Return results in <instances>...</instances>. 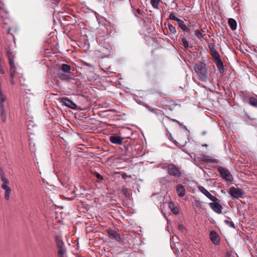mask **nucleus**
I'll use <instances>...</instances> for the list:
<instances>
[{"mask_svg":"<svg viewBox=\"0 0 257 257\" xmlns=\"http://www.w3.org/2000/svg\"><path fill=\"white\" fill-rule=\"evenodd\" d=\"M122 178H124V179H125V178L124 177L123 175L122 176Z\"/></svg>","mask_w":257,"mask_h":257,"instance_id":"obj_51","label":"nucleus"},{"mask_svg":"<svg viewBox=\"0 0 257 257\" xmlns=\"http://www.w3.org/2000/svg\"><path fill=\"white\" fill-rule=\"evenodd\" d=\"M1 179L2 182V186H5L7 185H10V181L9 179L6 177V175L5 173L1 172Z\"/></svg>","mask_w":257,"mask_h":257,"instance_id":"obj_20","label":"nucleus"},{"mask_svg":"<svg viewBox=\"0 0 257 257\" xmlns=\"http://www.w3.org/2000/svg\"><path fill=\"white\" fill-rule=\"evenodd\" d=\"M232 255L231 251H227L226 253V257H231Z\"/></svg>","mask_w":257,"mask_h":257,"instance_id":"obj_42","label":"nucleus"},{"mask_svg":"<svg viewBox=\"0 0 257 257\" xmlns=\"http://www.w3.org/2000/svg\"><path fill=\"white\" fill-rule=\"evenodd\" d=\"M217 170L219 172L220 176L224 180L229 182L233 181V177L227 169L219 166L218 167Z\"/></svg>","mask_w":257,"mask_h":257,"instance_id":"obj_2","label":"nucleus"},{"mask_svg":"<svg viewBox=\"0 0 257 257\" xmlns=\"http://www.w3.org/2000/svg\"><path fill=\"white\" fill-rule=\"evenodd\" d=\"M178 227L180 230H183L184 229V226L180 224L179 225Z\"/></svg>","mask_w":257,"mask_h":257,"instance_id":"obj_45","label":"nucleus"},{"mask_svg":"<svg viewBox=\"0 0 257 257\" xmlns=\"http://www.w3.org/2000/svg\"><path fill=\"white\" fill-rule=\"evenodd\" d=\"M0 109H1V110H6L4 103L0 102Z\"/></svg>","mask_w":257,"mask_h":257,"instance_id":"obj_36","label":"nucleus"},{"mask_svg":"<svg viewBox=\"0 0 257 257\" xmlns=\"http://www.w3.org/2000/svg\"><path fill=\"white\" fill-rule=\"evenodd\" d=\"M168 28L169 30V31L170 32V34L171 35H175L176 34L177 31L175 27L173 26L171 24H168Z\"/></svg>","mask_w":257,"mask_h":257,"instance_id":"obj_23","label":"nucleus"},{"mask_svg":"<svg viewBox=\"0 0 257 257\" xmlns=\"http://www.w3.org/2000/svg\"><path fill=\"white\" fill-rule=\"evenodd\" d=\"M169 19L172 20H174L178 22V21H179L180 19L177 18L175 16V14L174 12L171 13L169 16Z\"/></svg>","mask_w":257,"mask_h":257,"instance_id":"obj_31","label":"nucleus"},{"mask_svg":"<svg viewBox=\"0 0 257 257\" xmlns=\"http://www.w3.org/2000/svg\"><path fill=\"white\" fill-rule=\"evenodd\" d=\"M15 70L16 69H13L12 70H11V76L12 78H14L15 75Z\"/></svg>","mask_w":257,"mask_h":257,"instance_id":"obj_39","label":"nucleus"},{"mask_svg":"<svg viewBox=\"0 0 257 257\" xmlns=\"http://www.w3.org/2000/svg\"><path fill=\"white\" fill-rule=\"evenodd\" d=\"M209 204L210 207L216 213L221 214L222 213V207L216 201H213Z\"/></svg>","mask_w":257,"mask_h":257,"instance_id":"obj_6","label":"nucleus"},{"mask_svg":"<svg viewBox=\"0 0 257 257\" xmlns=\"http://www.w3.org/2000/svg\"><path fill=\"white\" fill-rule=\"evenodd\" d=\"M10 31H11V28H9L8 29V33H10Z\"/></svg>","mask_w":257,"mask_h":257,"instance_id":"obj_46","label":"nucleus"},{"mask_svg":"<svg viewBox=\"0 0 257 257\" xmlns=\"http://www.w3.org/2000/svg\"><path fill=\"white\" fill-rule=\"evenodd\" d=\"M61 70L64 72V74L68 75L71 73V66L66 64H63L61 66Z\"/></svg>","mask_w":257,"mask_h":257,"instance_id":"obj_16","label":"nucleus"},{"mask_svg":"<svg viewBox=\"0 0 257 257\" xmlns=\"http://www.w3.org/2000/svg\"><path fill=\"white\" fill-rule=\"evenodd\" d=\"M61 102L64 103L66 106L72 108L76 109L77 105L71 100L68 97H63L61 99Z\"/></svg>","mask_w":257,"mask_h":257,"instance_id":"obj_7","label":"nucleus"},{"mask_svg":"<svg viewBox=\"0 0 257 257\" xmlns=\"http://www.w3.org/2000/svg\"><path fill=\"white\" fill-rule=\"evenodd\" d=\"M214 62L216 65L218 71L220 73H223L224 72V68L223 62L221 61V59L219 58L217 60H214Z\"/></svg>","mask_w":257,"mask_h":257,"instance_id":"obj_10","label":"nucleus"},{"mask_svg":"<svg viewBox=\"0 0 257 257\" xmlns=\"http://www.w3.org/2000/svg\"><path fill=\"white\" fill-rule=\"evenodd\" d=\"M174 121L178 122V121L177 120H174Z\"/></svg>","mask_w":257,"mask_h":257,"instance_id":"obj_50","label":"nucleus"},{"mask_svg":"<svg viewBox=\"0 0 257 257\" xmlns=\"http://www.w3.org/2000/svg\"><path fill=\"white\" fill-rule=\"evenodd\" d=\"M122 192L125 196L127 197L128 196V191L127 188H123L122 189Z\"/></svg>","mask_w":257,"mask_h":257,"instance_id":"obj_38","label":"nucleus"},{"mask_svg":"<svg viewBox=\"0 0 257 257\" xmlns=\"http://www.w3.org/2000/svg\"><path fill=\"white\" fill-rule=\"evenodd\" d=\"M9 63L10 66L11 70L13 69H16V66L15 64L14 59H11L9 60Z\"/></svg>","mask_w":257,"mask_h":257,"instance_id":"obj_30","label":"nucleus"},{"mask_svg":"<svg viewBox=\"0 0 257 257\" xmlns=\"http://www.w3.org/2000/svg\"><path fill=\"white\" fill-rule=\"evenodd\" d=\"M12 193V189L5 190L4 198L6 200H9Z\"/></svg>","mask_w":257,"mask_h":257,"instance_id":"obj_28","label":"nucleus"},{"mask_svg":"<svg viewBox=\"0 0 257 257\" xmlns=\"http://www.w3.org/2000/svg\"><path fill=\"white\" fill-rule=\"evenodd\" d=\"M107 232L109 236H111L114 239L117 240H119L120 239V236L116 231L111 229H108L107 230Z\"/></svg>","mask_w":257,"mask_h":257,"instance_id":"obj_18","label":"nucleus"},{"mask_svg":"<svg viewBox=\"0 0 257 257\" xmlns=\"http://www.w3.org/2000/svg\"><path fill=\"white\" fill-rule=\"evenodd\" d=\"M174 143H175V144L176 145H177V144H178V142H176V141H174Z\"/></svg>","mask_w":257,"mask_h":257,"instance_id":"obj_47","label":"nucleus"},{"mask_svg":"<svg viewBox=\"0 0 257 257\" xmlns=\"http://www.w3.org/2000/svg\"><path fill=\"white\" fill-rule=\"evenodd\" d=\"M147 107L150 111L154 113L159 119H160L161 117H162L163 113L161 110L157 108H154L150 106H147Z\"/></svg>","mask_w":257,"mask_h":257,"instance_id":"obj_14","label":"nucleus"},{"mask_svg":"<svg viewBox=\"0 0 257 257\" xmlns=\"http://www.w3.org/2000/svg\"><path fill=\"white\" fill-rule=\"evenodd\" d=\"M84 64L85 65V66H87L89 67H91V68H93V65L90 64V63H87V62H84Z\"/></svg>","mask_w":257,"mask_h":257,"instance_id":"obj_41","label":"nucleus"},{"mask_svg":"<svg viewBox=\"0 0 257 257\" xmlns=\"http://www.w3.org/2000/svg\"><path fill=\"white\" fill-rule=\"evenodd\" d=\"M179 28H180L184 32L189 33L190 31L189 28L184 24V21L181 20V19L179 21H178L177 22Z\"/></svg>","mask_w":257,"mask_h":257,"instance_id":"obj_15","label":"nucleus"},{"mask_svg":"<svg viewBox=\"0 0 257 257\" xmlns=\"http://www.w3.org/2000/svg\"><path fill=\"white\" fill-rule=\"evenodd\" d=\"M248 103L251 106L257 108V99L254 97H250L249 98Z\"/></svg>","mask_w":257,"mask_h":257,"instance_id":"obj_24","label":"nucleus"},{"mask_svg":"<svg viewBox=\"0 0 257 257\" xmlns=\"http://www.w3.org/2000/svg\"><path fill=\"white\" fill-rule=\"evenodd\" d=\"M195 35L198 38H200L203 37L202 33L199 31H196L195 32Z\"/></svg>","mask_w":257,"mask_h":257,"instance_id":"obj_35","label":"nucleus"},{"mask_svg":"<svg viewBox=\"0 0 257 257\" xmlns=\"http://www.w3.org/2000/svg\"><path fill=\"white\" fill-rule=\"evenodd\" d=\"M199 189L201 192H202L204 195H205L208 198L212 201H217L218 199L213 196L208 191V190L202 186L199 187Z\"/></svg>","mask_w":257,"mask_h":257,"instance_id":"obj_8","label":"nucleus"},{"mask_svg":"<svg viewBox=\"0 0 257 257\" xmlns=\"http://www.w3.org/2000/svg\"><path fill=\"white\" fill-rule=\"evenodd\" d=\"M193 67L199 80L204 82H206L209 80L210 74L204 63H196L194 64Z\"/></svg>","mask_w":257,"mask_h":257,"instance_id":"obj_1","label":"nucleus"},{"mask_svg":"<svg viewBox=\"0 0 257 257\" xmlns=\"http://www.w3.org/2000/svg\"><path fill=\"white\" fill-rule=\"evenodd\" d=\"M2 188L4 190H7L8 189H11V187L9 186V185H7L5 186H1Z\"/></svg>","mask_w":257,"mask_h":257,"instance_id":"obj_37","label":"nucleus"},{"mask_svg":"<svg viewBox=\"0 0 257 257\" xmlns=\"http://www.w3.org/2000/svg\"><path fill=\"white\" fill-rule=\"evenodd\" d=\"M161 0H151V4L154 9H158V5Z\"/></svg>","mask_w":257,"mask_h":257,"instance_id":"obj_29","label":"nucleus"},{"mask_svg":"<svg viewBox=\"0 0 257 257\" xmlns=\"http://www.w3.org/2000/svg\"><path fill=\"white\" fill-rule=\"evenodd\" d=\"M66 252V249L65 246L61 247H58V257H64V254Z\"/></svg>","mask_w":257,"mask_h":257,"instance_id":"obj_22","label":"nucleus"},{"mask_svg":"<svg viewBox=\"0 0 257 257\" xmlns=\"http://www.w3.org/2000/svg\"><path fill=\"white\" fill-rule=\"evenodd\" d=\"M0 73L2 74H5V71L4 70L2 66V63H0Z\"/></svg>","mask_w":257,"mask_h":257,"instance_id":"obj_40","label":"nucleus"},{"mask_svg":"<svg viewBox=\"0 0 257 257\" xmlns=\"http://www.w3.org/2000/svg\"><path fill=\"white\" fill-rule=\"evenodd\" d=\"M229 193L232 197L234 198H242L243 195V192L240 189L234 187L230 188Z\"/></svg>","mask_w":257,"mask_h":257,"instance_id":"obj_4","label":"nucleus"},{"mask_svg":"<svg viewBox=\"0 0 257 257\" xmlns=\"http://www.w3.org/2000/svg\"><path fill=\"white\" fill-rule=\"evenodd\" d=\"M12 84H14V81H13V80H12Z\"/></svg>","mask_w":257,"mask_h":257,"instance_id":"obj_49","label":"nucleus"},{"mask_svg":"<svg viewBox=\"0 0 257 257\" xmlns=\"http://www.w3.org/2000/svg\"><path fill=\"white\" fill-rule=\"evenodd\" d=\"M224 222L226 224H227V225H228L229 226H230V227L232 228H235V225L234 224V223L232 222V221H230L228 220H224Z\"/></svg>","mask_w":257,"mask_h":257,"instance_id":"obj_32","label":"nucleus"},{"mask_svg":"<svg viewBox=\"0 0 257 257\" xmlns=\"http://www.w3.org/2000/svg\"><path fill=\"white\" fill-rule=\"evenodd\" d=\"M176 191L179 197H182L185 196V189L182 185H178L176 187Z\"/></svg>","mask_w":257,"mask_h":257,"instance_id":"obj_13","label":"nucleus"},{"mask_svg":"<svg viewBox=\"0 0 257 257\" xmlns=\"http://www.w3.org/2000/svg\"><path fill=\"white\" fill-rule=\"evenodd\" d=\"M6 51L7 57L8 58V59H15V51H13L12 49L10 47V46L8 45L6 48Z\"/></svg>","mask_w":257,"mask_h":257,"instance_id":"obj_11","label":"nucleus"},{"mask_svg":"<svg viewBox=\"0 0 257 257\" xmlns=\"http://www.w3.org/2000/svg\"><path fill=\"white\" fill-rule=\"evenodd\" d=\"M0 10H6V6L3 2V0H0Z\"/></svg>","mask_w":257,"mask_h":257,"instance_id":"obj_33","label":"nucleus"},{"mask_svg":"<svg viewBox=\"0 0 257 257\" xmlns=\"http://www.w3.org/2000/svg\"><path fill=\"white\" fill-rule=\"evenodd\" d=\"M196 159L200 161H204L206 162L216 163L218 162L217 159H212L210 156L206 155L204 154H200L196 156Z\"/></svg>","mask_w":257,"mask_h":257,"instance_id":"obj_5","label":"nucleus"},{"mask_svg":"<svg viewBox=\"0 0 257 257\" xmlns=\"http://www.w3.org/2000/svg\"><path fill=\"white\" fill-rule=\"evenodd\" d=\"M167 170L169 174L171 176L176 177H180L181 176V171L173 164H171L168 165Z\"/></svg>","mask_w":257,"mask_h":257,"instance_id":"obj_3","label":"nucleus"},{"mask_svg":"<svg viewBox=\"0 0 257 257\" xmlns=\"http://www.w3.org/2000/svg\"><path fill=\"white\" fill-rule=\"evenodd\" d=\"M210 238L215 245L219 244L220 237L216 231L212 230L210 232Z\"/></svg>","mask_w":257,"mask_h":257,"instance_id":"obj_9","label":"nucleus"},{"mask_svg":"<svg viewBox=\"0 0 257 257\" xmlns=\"http://www.w3.org/2000/svg\"><path fill=\"white\" fill-rule=\"evenodd\" d=\"M110 141L115 144L120 145L122 143V140L118 136H112L109 137Z\"/></svg>","mask_w":257,"mask_h":257,"instance_id":"obj_19","label":"nucleus"},{"mask_svg":"<svg viewBox=\"0 0 257 257\" xmlns=\"http://www.w3.org/2000/svg\"><path fill=\"white\" fill-rule=\"evenodd\" d=\"M208 47L210 52L215 50L214 44H209Z\"/></svg>","mask_w":257,"mask_h":257,"instance_id":"obj_34","label":"nucleus"},{"mask_svg":"<svg viewBox=\"0 0 257 257\" xmlns=\"http://www.w3.org/2000/svg\"><path fill=\"white\" fill-rule=\"evenodd\" d=\"M137 12L138 14L140 15H142L143 16V12L140 10V9H138L137 10Z\"/></svg>","mask_w":257,"mask_h":257,"instance_id":"obj_43","label":"nucleus"},{"mask_svg":"<svg viewBox=\"0 0 257 257\" xmlns=\"http://www.w3.org/2000/svg\"><path fill=\"white\" fill-rule=\"evenodd\" d=\"M96 177L97 179H101V180L103 179L102 176L99 174H96Z\"/></svg>","mask_w":257,"mask_h":257,"instance_id":"obj_44","label":"nucleus"},{"mask_svg":"<svg viewBox=\"0 0 257 257\" xmlns=\"http://www.w3.org/2000/svg\"><path fill=\"white\" fill-rule=\"evenodd\" d=\"M55 241L56 243L57 248L64 246V243L60 235H55Z\"/></svg>","mask_w":257,"mask_h":257,"instance_id":"obj_17","label":"nucleus"},{"mask_svg":"<svg viewBox=\"0 0 257 257\" xmlns=\"http://www.w3.org/2000/svg\"><path fill=\"white\" fill-rule=\"evenodd\" d=\"M179 41L180 42V43L183 46L185 50H187L188 49V43L184 35L181 34L180 35Z\"/></svg>","mask_w":257,"mask_h":257,"instance_id":"obj_12","label":"nucleus"},{"mask_svg":"<svg viewBox=\"0 0 257 257\" xmlns=\"http://www.w3.org/2000/svg\"><path fill=\"white\" fill-rule=\"evenodd\" d=\"M134 157H137V155H135V154H133L132 155Z\"/></svg>","mask_w":257,"mask_h":257,"instance_id":"obj_48","label":"nucleus"},{"mask_svg":"<svg viewBox=\"0 0 257 257\" xmlns=\"http://www.w3.org/2000/svg\"><path fill=\"white\" fill-rule=\"evenodd\" d=\"M169 207L174 214H176L178 213V209L177 207H175V205L173 204V203L170 202L169 204Z\"/></svg>","mask_w":257,"mask_h":257,"instance_id":"obj_25","label":"nucleus"},{"mask_svg":"<svg viewBox=\"0 0 257 257\" xmlns=\"http://www.w3.org/2000/svg\"><path fill=\"white\" fill-rule=\"evenodd\" d=\"M228 24L232 30H235L237 28V24L235 20L230 18L228 20Z\"/></svg>","mask_w":257,"mask_h":257,"instance_id":"obj_21","label":"nucleus"},{"mask_svg":"<svg viewBox=\"0 0 257 257\" xmlns=\"http://www.w3.org/2000/svg\"><path fill=\"white\" fill-rule=\"evenodd\" d=\"M1 117L3 122H6L7 121V112L6 110H1Z\"/></svg>","mask_w":257,"mask_h":257,"instance_id":"obj_27","label":"nucleus"},{"mask_svg":"<svg viewBox=\"0 0 257 257\" xmlns=\"http://www.w3.org/2000/svg\"><path fill=\"white\" fill-rule=\"evenodd\" d=\"M210 55L214 59V60H217L220 58L219 54L216 50L210 52Z\"/></svg>","mask_w":257,"mask_h":257,"instance_id":"obj_26","label":"nucleus"}]
</instances>
